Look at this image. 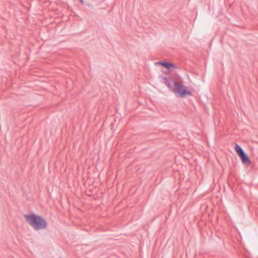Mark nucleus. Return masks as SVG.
Returning a JSON list of instances; mask_svg holds the SVG:
<instances>
[{"label":"nucleus","instance_id":"obj_1","mask_svg":"<svg viewBox=\"0 0 258 258\" xmlns=\"http://www.w3.org/2000/svg\"><path fill=\"white\" fill-rule=\"evenodd\" d=\"M162 79V82L165 84L169 88L171 89L174 92L177 93L181 97H184L186 96L192 95L191 92L186 90V87L183 86L181 83L178 82H174V87H173L169 79L161 77Z\"/></svg>","mask_w":258,"mask_h":258},{"label":"nucleus","instance_id":"obj_2","mask_svg":"<svg viewBox=\"0 0 258 258\" xmlns=\"http://www.w3.org/2000/svg\"><path fill=\"white\" fill-rule=\"evenodd\" d=\"M24 217L29 224L36 230L44 229L47 227V221L40 216L32 214L25 215Z\"/></svg>","mask_w":258,"mask_h":258},{"label":"nucleus","instance_id":"obj_3","mask_svg":"<svg viewBox=\"0 0 258 258\" xmlns=\"http://www.w3.org/2000/svg\"><path fill=\"white\" fill-rule=\"evenodd\" d=\"M235 149L237 154L241 159L242 163L245 165H249L251 163L250 160L242 148L236 144Z\"/></svg>","mask_w":258,"mask_h":258},{"label":"nucleus","instance_id":"obj_4","mask_svg":"<svg viewBox=\"0 0 258 258\" xmlns=\"http://www.w3.org/2000/svg\"><path fill=\"white\" fill-rule=\"evenodd\" d=\"M157 63L165 67L166 69L168 70H170L171 68H174L175 67V66L174 63H169L166 61H159Z\"/></svg>","mask_w":258,"mask_h":258},{"label":"nucleus","instance_id":"obj_5","mask_svg":"<svg viewBox=\"0 0 258 258\" xmlns=\"http://www.w3.org/2000/svg\"><path fill=\"white\" fill-rule=\"evenodd\" d=\"M80 2L82 4H84V1L83 0H79Z\"/></svg>","mask_w":258,"mask_h":258}]
</instances>
